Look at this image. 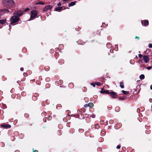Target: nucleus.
I'll use <instances>...</instances> for the list:
<instances>
[{
    "mask_svg": "<svg viewBox=\"0 0 152 152\" xmlns=\"http://www.w3.org/2000/svg\"><path fill=\"white\" fill-rule=\"evenodd\" d=\"M101 93L102 94H108L109 93V91L108 90H104L101 91Z\"/></svg>",
    "mask_w": 152,
    "mask_h": 152,
    "instance_id": "9b49d317",
    "label": "nucleus"
},
{
    "mask_svg": "<svg viewBox=\"0 0 152 152\" xmlns=\"http://www.w3.org/2000/svg\"><path fill=\"white\" fill-rule=\"evenodd\" d=\"M122 92L125 95L127 94H129V92L128 91H126L124 90H122Z\"/></svg>",
    "mask_w": 152,
    "mask_h": 152,
    "instance_id": "f3484780",
    "label": "nucleus"
},
{
    "mask_svg": "<svg viewBox=\"0 0 152 152\" xmlns=\"http://www.w3.org/2000/svg\"><path fill=\"white\" fill-rule=\"evenodd\" d=\"M2 12L4 13H7L9 12H10V13H11L12 12V10H11V11H10L8 9H4V10H2Z\"/></svg>",
    "mask_w": 152,
    "mask_h": 152,
    "instance_id": "9d476101",
    "label": "nucleus"
},
{
    "mask_svg": "<svg viewBox=\"0 0 152 152\" xmlns=\"http://www.w3.org/2000/svg\"><path fill=\"white\" fill-rule=\"evenodd\" d=\"M142 26H146L148 24V20H144L141 21Z\"/></svg>",
    "mask_w": 152,
    "mask_h": 152,
    "instance_id": "423d86ee",
    "label": "nucleus"
},
{
    "mask_svg": "<svg viewBox=\"0 0 152 152\" xmlns=\"http://www.w3.org/2000/svg\"><path fill=\"white\" fill-rule=\"evenodd\" d=\"M15 152H19L18 151H15Z\"/></svg>",
    "mask_w": 152,
    "mask_h": 152,
    "instance_id": "58836bf2",
    "label": "nucleus"
},
{
    "mask_svg": "<svg viewBox=\"0 0 152 152\" xmlns=\"http://www.w3.org/2000/svg\"><path fill=\"white\" fill-rule=\"evenodd\" d=\"M120 86L121 88H124V84L122 82H121L120 83Z\"/></svg>",
    "mask_w": 152,
    "mask_h": 152,
    "instance_id": "a211bd4d",
    "label": "nucleus"
},
{
    "mask_svg": "<svg viewBox=\"0 0 152 152\" xmlns=\"http://www.w3.org/2000/svg\"><path fill=\"white\" fill-rule=\"evenodd\" d=\"M120 147H121L120 146V145H118V146H117L116 148H117V149H120Z\"/></svg>",
    "mask_w": 152,
    "mask_h": 152,
    "instance_id": "c85d7f7f",
    "label": "nucleus"
},
{
    "mask_svg": "<svg viewBox=\"0 0 152 152\" xmlns=\"http://www.w3.org/2000/svg\"><path fill=\"white\" fill-rule=\"evenodd\" d=\"M109 123H110L111 124H112L113 123V121L112 120H110L109 121Z\"/></svg>",
    "mask_w": 152,
    "mask_h": 152,
    "instance_id": "473e14b6",
    "label": "nucleus"
},
{
    "mask_svg": "<svg viewBox=\"0 0 152 152\" xmlns=\"http://www.w3.org/2000/svg\"><path fill=\"white\" fill-rule=\"evenodd\" d=\"M96 85L98 86H100L101 85V84L99 82H96L95 83Z\"/></svg>",
    "mask_w": 152,
    "mask_h": 152,
    "instance_id": "aec40b11",
    "label": "nucleus"
},
{
    "mask_svg": "<svg viewBox=\"0 0 152 152\" xmlns=\"http://www.w3.org/2000/svg\"><path fill=\"white\" fill-rule=\"evenodd\" d=\"M119 99L121 100H123L124 99V97H120L119 98Z\"/></svg>",
    "mask_w": 152,
    "mask_h": 152,
    "instance_id": "bb28decb",
    "label": "nucleus"
},
{
    "mask_svg": "<svg viewBox=\"0 0 152 152\" xmlns=\"http://www.w3.org/2000/svg\"><path fill=\"white\" fill-rule=\"evenodd\" d=\"M62 7H58L56 8L55 10V11L60 12L61 10H62Z\"/></svg>",
    "mask_w": 152,
    "mask_h": 152,
    "instance_id": "4468645a",
    "label": "nucleus"
},
{
    "mask_svg": "<svg viewBox=\"0 0 152 152\" xmlns=\"http://www.w3.org/2000/svg\"><path fill=\"white\" fill-rule=\"evenodd\" d=\"M75 4V1L72 2L69 4L68 6L70 7L71 6H73Z\"/></svg>",
    "mask_w": 152,
    "mask_h": 152,
    "instance_id": "ddd939ff",
    "label": "nucleus"
},
{
    "mask_svg": "<svg viewBox=\"0 0 152 152\" xmlns=\"http://www.w3.org/2000/svg\"><path fill=\"white\" fill-rule=\"evenodd\" d=\"M38 14V12L35 10H32L31 12V15L30 18L28 20V21H30V20H33L34 18H36V16Z\"/></svg>",
    "mask_w": 152,
    "mask_h": 152,
    "instance_id": "7ed1b4c3",
    "label": "nucleus"
},
{
    "mask_svg": "<svg viewBox=\"0 0 152 152\" xmlns=\"http://www.w3.org/2000/svg\"><path fill=\"white\" fill-rule=\"evenodd\" d=\"M6 22V19H1L0 20V24H3Z\"/></svg>",
    "mask_w": 152,
    "mask_h": 152,
    "instance_id": "f8f14e48",
    "label": "nucleus"
},
{
    "mask_svg": "<svg viewBox=\"0 0 152 152\" xmlns=\"http://www.w3.org/2000/svg\"><path fill=\"white\" fill-rule=\"evenodd\" d=\"M95 127L96 129H98L99 128V126L98 124H96L95 125Z\"/></svg>",
    "mask_w": 152,
    "mask_h": 152,
    "instance_id": "412c9836",
    "label": "nucleus"
},
{
    "mask_svg": "<svg viewBox=\"0 0 152 152\" xmlns=\"http://www.w3.org/2000/svg\"><path fill=\"white\" fill-rule=\"evenodd\" d=\"M52 119V117L50 116H49L48 118V120H50Z\"/></svg>",
    "mask_w": 152,
    "mask_h": 152,
    "instance_id": "cd10ccee",
    "label": "nucleus"
},
{
    "mask_svg": "<svg viewBox=\"0 0 152 152\" xmlns=\"http://www.w3.org/2000/svg\"><path fill=\"white\" fill-rule=\"evenodd\" d=\"M52 7L51 5H48L45 7L44 10L45 11L47 12L48 10L50 9Z\"/></svg>",
    "mask_w": 152,
    "mask_h": 152,
    "instance_id": "6e6552de",
    "label": "nucleus"
},
{
    "mask_svg": "<svg viewBox=\"0 0 152 152\" xmlns=\"http://www.w3.org/2000/svg\"><path fill=\"white\" fill-rule=\"evenodd\" d=\"M139 61H141V60H139Z\"/></svg>",
    "mask_w": 152,
    "mask_h": 152,
    "instance_id": "79ce46f5",
    "label": "nucleus"
},
{
    "mask_svg": "<svg viewBox=\"0 0 152 152\" xmlns=\"http://www.w3.org/2000/svg\"><path fill=\"white\" fill-rule=\"evenodd\" d=\"M148 47L149 48H152V44H149Z\"/></svg>",
    "mask_w": 152,
    "mask_h": 152,
    "instance_id": "5701e85b",
    "label": "nucleus"
},
{
    "mask_svg": "<svg viewBox=\"0 0 152 152\" xmlns=\"http://www.w3.org/2000/svg\"><path fill=\"white\" fill-rule=\"evenodd\" d=\"M145 78L144 75L143 74H142L140 76V78L141 80H143Z\"/></svg>",
    "mask_w": 152,
    "mask_h": 152,
    "instance_id": "dca6fc26",
    "label": "nucleus"
},
{
    "mask_svg": "<svg viewBox=\"0 0 152 152\" xmlns=\"http://www.w3.org/2000/svg\"><path fill=\"white\" fill-rule=\"evenodd\" d=\"M45 3L41 1H39L38 2H36L35 3L36 4H42L44 5L45 4Z\"/></svg>",
    "mask_w": 152,
    "mask_h": 152,
    "instance_id": "2eb2a0df",
    "label": "nucleus"
},
{
    "mask_svg": "<svg viewBox=\"0 0 152 152\" xmlns=\"http://www.w3.org/2000/svg\"><path fill=\"white\" fill-rule=\"evenodd\" d=\"M150 89L151 90H152V85H151L150 86Z\"/></svg>",
    "mask_w": 152,
    "mask_h": 152,
    "instance_id": "4c0bfd02",
    "label": "nucleus"
},
{
    "mask_svg": "<svg viewBox=\"0 0 152 152\" xmlns=\"http://www.w3.org/2000/svg\"><path fill=\"white\" fill-rule=\"evenodd\" d=\"M33 152H38V151L37 150H35Z\"/></svg>",
    "mask_w": 152,
    "mask_h": 152,
    "instance_id": "e433bc0d",
    "label": "nucleus"
},
{
    "mask_svg": "<svg viewBox=\"0 0 152 152\" xmlns=\"http://www.w3.org/2000/svg\"><path fill=\"white\" fill-rule=\"evenodd\" d=\"M57 4L58 6H61V4L60 3H58Z\"/></svg>",
    "mask_w": 152,
    "mask_h": 152,
    "instance_id": "c756f323",
    "label": "nucleus"
},
{
    "mask_svg": "<svg viewBox=\"0 0 152 152\" xmlns=\"http://www.w3.org/2000/svg\"><path fill=\"white\" fill-rule=\"evenodd\" d=\"M14 15H16L17 16L20 17L23 15V12L21 11H15L13 13Z\"/></svg>",
    "mask_w": 152,
    "mask_h": 152,
    "instance_id": "20e7f679",
    "label": "nucleus"
},
{
    "mask_svg": "<svg viewBox=\"0 0 152 152\" xmlns=\"http://www.w3.org/2000/svg\"><path fill=\"white\" fill-rule=\"evenodd\" d=\"M29 10V8H26L24 10L23 12H26V11L28 10Z\"/></svg>",
    "mask_w": 152,
    "mask_h": 152,
    "instance_id": "a878e982",
    "label": "nucleus"
},
{
    "mask_svg": "<svg viewBox=\"0 0 152 152\" xmlns=\"http://www.w3.org/2000/svg\"><path fill=\"white\" fill-rule=\"evenodd\" d=\"M3 2L4 6L7 7H12L15 5L13 0H3Z\"/></svg>",
    "mask_w": 152,
    "mask_h": 152,
    "instance_id": "f257e3e1",
    "label": "nucleus"
},
{
    "mask_svg": "<svg viewBox=\"0 0 152 152\" xmlns=\"http://www.w3.org/2000/svg\"><path fill=\"white\" fill-rule=\"evenodd\" d=\"M88 106V104H86V105H85V106H84V107H87Z\"/></svg>",
    "mask_w": 152,
    "mask_h": 152,
    "instance_id": "7c9ffc66",
    "label": "nucleus"
},
{
    "mask_svg": "<svg viewBox=\"0 0 152 152\" xmlns=\"http://www.w3.org/2000/svg\"><path fill=\"white\" fill-rule=\"evenodd\" d=\"M109 44H110V43H107V45H108Z\"/></svg>",
    "mask_w": 152,
    "mask_h": 152,
    "instance_id": "a19ab883",
    "label": "nucleus"
},
{
    "mask_svg": "<svg viewBox=\"0 0 152 152\" xmlns=\"http://www.w3.org/2000/svg\"><path fill=\"white\" fill-rule=\"evenodd\" d=\"M91 85L93 87H94L95 86L96 84L94 83H91Z\"/></svg>",
    "mask_w": 152,
    "mask_h": 152,
    "instance_id": "b1692460",
    "label": "nucleus"
},
{
    "mask_svg": "<svg viewBox=\"0 0 152 152\" xmlns=\"http://www.w3.org/2000/svg\"><path fill=\"white\" fill-rule=\"evenodd\" d=\"M137 38H138V39H139V37H137V36H136L135 37V39H137Z\"/></svg>",
    "mask_w": 152,
    "mask_h": 152,
    "instance_id": "c9c22d12",
    "label": "nucleus"
},
{
    "mask_svg": "<svg viewBox=\"0 0 152 152\" xmlns=\"http://www.w3.org/2000/svg\"><path fill=\"white\" fill-rule=\"evenodd\" d=\"M72 83H70L69 84V86H70V85H72Z\"/></svg>",
    "mask_w": 152,
    "mask_h": 152,
    "instance_id": "ea45409f",
    "label": "nucleus"
},
{
    "mask_svg": "<svg viewBox=\"0 0 152 152\" xmlns=\"http://www.w3.org/2000/svg\"><path fill=\"white\" fill-rule=\"evenodd\" d=\"M94 106V104L92 103L91 102L88 103V107H92Z\"/></svg>",
    "mask_w": 152,
    "mask_h": 152,
    "instance_id": "6ab92c4d",
    "label": "nucleus"
},
{
    "mask_svg": "<svg viewBox=\"0 0 152 152\" xmlns=\"http://www.w3.org/2000/svg\"><path fill=\"white\" fill-rule=\"evenodd\" d=\"M139 87V86H137V87Z\"/></svg>",
    "mask_w": 152,
    "mask_h": 152,
    "instance_id": "37998d69",
    "label": "nucleus"
},
{
    "mask_svg": "<svg viewBox=\"0 0 152 152\" xmlns=\"http://www.w3.org/2000/svg\"><path fill=\"white\" fill-rule=\"evenodd\" d=\"M64 1H69L70 0H62Z\"/></svg>",
    "mask_w": 152,
    "mask_h": 152,
    "instance_id": "72a5a7b5",
    "label": "nucleus"
},
{
    "mask_svg": "<svg viewBox=\"0 0 152 152\" xmlns=\"http://www.w3.org/2000/svg\"><path fill=\"white\" fill-rule=\"evenodd\" d=\"M109 95H110L112 97L115 98H116L115 96L116 95V93L113 91H109Z\"/></svg>",
    "mask_w": 152,
    "mask_h": 152,
    "instance_id": "0eeeda50",
    "label": "nucleus"
},
{
    "mask_svg": "<svg viewBox=\"0 0 152 152\" xmlns=\"http://www.w3.org/2000/svg\"><path fill=\"white\" fill-rule=\"evenodd\" d=\"M92 117L93 118H94L95 117V115H92Z\"/></svg>",
    "mask_w": 152,
    "mask_h": 152,
    "instance_id": "f704fd0d",
    "label": "nucleus"
},
{
    "mask_svg": "<svg viewBox=\"0 0 152 152\" xmlns=\"http://www.w3.org/2000/svg\"><path fill=\"white\" fill-rule=\"evenodd\" d=\"M146 68L148 70H150L151 69V68H152V66H149L146 67Z\"/></svg>",
    "mask_w": 152,
    "mask_h": 152,
    "instance_id": "4be33fe9",
    "label": "nucleus"
},
{
    "mask_svg": "<svg viewBox=\"0 0 152 152\" xmlns=\"http://www.w3.org/2000/svg\"><path fill=\"white\" fill-rule=\"evenodd\" d=\"M138 56L140 58H141L142 57V55L141 54H139L138 55Z\"/></svg>",
    "mask_w": 152,
    "mask_h": 152,
    "instance_id": "393cba45",
    "label": "nucleus"
},
{
    "mask_svg": "<svg viewBox=\"0 0 152 152\" xmlns=\"http://www.w3.org/2000/svg\"><path fill=\"white\" fill-rule=\"evenodd\" d=\"M10 21L11 25H14L18 23H20L21 21L19 20V18L15 15L12 16L10 19Z\"/></svg>",
    "mask_w": 152,
    "mask_h": 152,
    "instance_id": "f03ea898",
    "label": "nucleus"
},
{
    "mask_svg": "<svg viewBox=\"0 0 152 152\" xmlns=\"http://www.w3.org/2000/svg\"><path fill=\"white\" fill-rule=\"evenodd\" d=\"M142 59L144 60V62L145 63H148L149 60L150 58L148 57V56L147 55H144L143 56V59Z\"/></svg>",
    "mask_w": 152,
    "mask_h": 152,
    "instance_id": "39448f33",
    "label": "nucleus"
},
{
    "mask_svg": "<svg viewBox=\"0 0 152 152\" xmlns=\"http://www.w3.org/2000/svg\"><path fill=\"white\" fill-rule=\"evenodd\" d=\"M1 126L2 127H5V128H10L11 127V126L10 125L7 124H1Z\"/></svg>",
    "mask_w": 152,
    "mask_h": 152,
    "instance_id": "1a4fd4ad",
    "label": "nucleus"
},
{
    "mask_svg": "<svg viewBox=\"0 0 152 152\" xmlns=\"http://www.w3.org/2000/svg\"><path fill=\"white\" fill-rule=\"evenodd\" d=\"M23 69H24L23 67H21L20 68V70L22 71H23Z\"/></svg>",
    "mask_w": 152,
    "mask_h": 152,
    "instance_id": "2f4dec72",
    "label": "nucleus"
}]
</instances>
